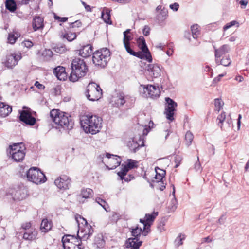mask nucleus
<instances>
[{"label":"nucleus","mask_w":249,"mask_h":249,"mask_svg":"<svg viewBox=\"0 0 249 249\" xmlns=\"http://www.w3.org/2000/svg\"><path fill=\"white\" fill-rule=\"evenodd\" d=\"M50 116L55 124L61 127L68 129L73 127V123L70 118V116L66 113L58 109H53L50 112Z\"/></svg>","instance_id":"obj_3"},{"label":"nucleus","mask_w":249,"mask_h":249,"mask_svg":"<svg viewBox=\"0 0 249 249\" xmlns=\"http://www.w3.org/2000/svg\"><path fill=\"white\" fill-rule=\"evenodd\" d=\"M21 58L22 55L19 52L8 54L6 55L3 63L7 68L12 69L18 64Z\"/></svg>","instance_id":"obj_15"},{"label":"nucleus","mask_w":249,"mask_h":249,"mask_svg":"<svg viewBox=\"0 0 249 249\" xmlns=\"http://www.w3.org/2000/svg\"><path fill=\"white\" fill-rule=\"evenodd\" d=\"M22 44L25 47L27 48H31L34 45L33 43L29 40H26L22 42Z\"/></svg>","instance_id":"obj_49"},{"label":"nucleus","mask_w":249,"mask_h":249,"mask_svg":"<svg viewBox=\"0 0 249 249\" xmlns=\"http://www.w3.org/2000/svg\"><path fill=\"white\" fill-rule=\"evenodd\" d=\"M237 1H239V3L241 5L242 8H245L248 4V1L246 0H237Z\"/></svg>","instance_id":"obj_60"},{"label":"nucleus","mask_w":249,"mask_h":249,"mask_svg":"<svg viewBox=\"0 0 249 249\" xmlns=\"http://www.w3.org/2000/svg\"><path fill=\"white\" fill-rule=\"evenodd\" d=\"M52 228V223L51 221H48L47 219H44L42 220L40 225V230L43 232H47Z\"/></svg>","instance_id":"obj_30"},{"label":"nucleus","mask_w":249,"mask_h":249,"mask_svg":"<svg viewBox=\"0 0 249 249\" xmlns=\"http://www.w3.org/2000/svg\"><path fill=\"white\" fill-rule=\"evenodd\" d=\"M231 123H232V120H231V118H228L226 121V123L227 125H226V126L224 125V127H223V129H225L226 128H230L231 127Z\"/></svg>","instance_id":"obj_59"},{"label":"nucleus","mask_w":249,"mask_h":249,"mask_svg":"<svg viewBox=\"0 0 249 249\" xmlns=\"http://www.w3.org/2000/svg\"><path fill=\"white\" fill-rule=\"evenodd\" d=\"M79 55L82 57H88L92 53L93 48L91 45L88 44L82 46L78 51Z\"/></svg>","instance_id":"obj_24"},{"label":"nucleus","mask_w":249,"mask_h":249,"mask_svg":"<svg viewBox=\"0 0 249 249\" xmlns=\"http://www.w3.org/2000/svg\"><path fill=\"white\" fill-rule=\"evenodd\" d=\"M71 72L69 77L71 81L74 82L84 77L88 71L86 64L83 59L75 58L71 64Z\"/></svg>","instance_id":"obj_2"},{"label":"nucleus","mask_w":249,"mask_h":249,"mask_svg":"<svg viewBox=\"0 0 249 249\" xmlns=\"http://www.w3.org/2000/svg\"><path fill=\"white\" fill-rule=\"evenodd\" d=\"M218 61H215V63L217 65H222L224 66H228L231 62V61L230 57L229 56H226V57H223L222 59H221V58H219L218 59Z\"/></svg>","instance_id":"obj_36"},{"label":"nucleus","mask_w":249,"mask_h":249,"mask_svg":"<svg viewBox=\"0 0 249 249\" xmlns=\"http://www.w3.org/2000/svg\"><path fill=\"white\" fill-rule=\"evenodd\" d=\"M42 58L43 60L48 61L53 56V53L50 49H44L41 53Z\"/></svg>","instance_id":"obj_32"},{"label":"nucleus","mask_w":249,"mask_h":249,"mask_svg":"<svg viewBox=\"0 0 249 249\" xmlns=\"http://www.w3.org/2000/svg\"><path fill=\"white\" fill-rule=\"evenodd\" d=\"M86 96L90 101H97L102 95V90L99 85L94 82H91L87 87Z\"/></svg>","instance_id":"obj_7"},{"label":"nucleus","mask_w":249,"mask_h":249,"mask_svg":"<svg viewBox=\"0 0 249 249\" xmlns=\"http://www.w3.org/2000/svg\"><path fill=\"white\" fill-rule=\"evenodd\" d=\"M137 43L139 47L142 50V52H137V53H141L140 57H137L140 59H145L149 62H151L152 61V57L149 52L144 37L142 36H140L137 39Z\"/></svg>","instance_id":"obj_10"},{"label":"nucleus","mask_w":249,"mask_h":249,"mask_svg":"<svg viewBox=\"0 0 249 249\" xmlns=\"http://www.w3.org/2000/svg\"><path fill=\"white\" fill-rule=\"evenodd\" d=\"M5 6L7 9L10 12H14L17 8L16 2L13 0H7L5 2Z\"/></svg>","instance_id":"obj_35"},{"label":"nucleus","mask_w":249,"mask_h":249,"mask_svg":"<svg viewBox=\"0 0 249 249\" xmlns=\"http://www.w3.org/2000/svg\"><path fill=\"white\" fill-rule=\"evenodd\" d=\"M159 171L161 172V173H159L155 175L154 179L153 180V182L154 183H162V180L165 175V171L163 170H161L158 168Z\"/></svg>","instance_id":"obj_34"},{"label":"nucleus","mask_w":249,"mask_h":249,"mask_svg":"<svg viewBox=\"0 0 249 249\" xmlns=\"http://www.w3.org/2000/svg\"><path fill=\"white\" fill-rule=\"evenodd\" d=\"M226 119V113L225 112H222L220 115L217 117V120L218 121L217 124L220 127L221 129H223L224 127V122Z\"/></svg>","instance_id":"obj_40"},{"label":"nucleus","mask_w":249,"mask_h":249,"mask_svg":"<svg viewBox=\"0 0 249 249\" xmlns=\"http://www.w3.org/2000/svg\"><path fill=\"white\" fill-rule=\"evenodd\" d=\"M179 5L178 3H174L169 5L170 9L174 11H177L179 8Z\"/></svg>","instance_id":"obj_54"},{"label":"nucleus","mask_w":249,"mask_h":249,"mask_svg":"<svg viewBox=\"0 0 249 249\" xmlns=\"http://www.w3.org/2000/svg\"><path fill=\"white\" fill-rule=\"evenodd\" d=\"M239 27V23L236 20L231 21L227 23L223 27V30L226 31L233 26Z\"/></svg>","instance_id":"obj_46"},{"label":"nucleus","mask_w":249,"mask_h":249,"mask_svg":"<svg viewBox=\"0 0 249 249\" xmlns=\"http://www.w3.org/2000/svg\"><path fill=\"white\" fill-rule=\"evenodd\" d=\"M165 47V45L161 43H159L156 46V48L159 49L161 50H163Z\"/></svg>","instance_id":"obj_63"},{"label":"nucleus","mask_w":249,"mask_h":249,"mask_svg":"<svg viewBox=\"0 0 249 249\" xmlns=\"http://www.w3.org/2000/svg\"><path fill=\"white\" fill-rule=\"evenodd\" d=\"M22 144V143H14L10 145L7 150L9 157L16 162L22 161L25 156V148L24 146H20Z\"/></svg>","instance_id":"obj_6"},{"label":"nucleus","mask_w":249,"mask_h":249,"mask_svg":"<svg viewBox=\"0 0 249 249\" xmlns=\"http://www.w3.org/2000/svg\"><path fill=\"white\" fill-rule=\"evenodd\" d=\"M127 145L130 150L136 152L140 147L144 146V142L140 137H135L128 142Z\"/></svg>","instance_id":"obj_21"},{"label":"nucleus","mask_w":249,"mask_h":249,"mask_svg":"<svg viewBox=\"0 0 249 249\" xmlns=\"http://www.w3.org/2000/svg\"><path fill=\"white\" fill-rule=\"evenodd\" d=\"M112 106L118 107L123 106L125 103V96L122 93L117 94L116 96H113L110 101Z\"/></svg>","instance_id":"obj_23"},{"label":"nucleus","mask_w":249,"mask_h":249,"mask_svg":"<svg viewBox=\"0 0 249 249\" xmlns=\"http://www.w3.org/2000/svg\"><path fill=\"white\" fill-rule=\"evenodd\" d=\"M12 107L7 104L0 102V116L5 117L12 111Z\"/></svg>","instance_id":"obj_27"},{"label":"nucleus","mask_w":249,"mask_h":249,"mask_svg":"<svg viewBox=\"0 0 249 249\" xmlns=\"http://www.w3.org/2000/svg\"><path fill=\"white\" fill-rule=\"evenodd\" d=\"M139 91L142 97L153 99L159 98L160 94L159 87L153 85H141L139 88Z\"/></svg>","instance_id":"obj_5"},{"label":"nucleus","mask_w":249,"mask_h":249,"mask_svg":"<svg viewBox=\"0 0 249 249\" xmlns=\"http://www.w3.org/2000/svg\"><path fill=\"white\" fill-rule=\"evenodd\" d=\"M224 105V102L221 99L216 98L214 100V110L217 112L222 108Z\"/></svg>","instance_id":"obj_41"},{"label":"nucleus","mask_w":249,"mask_h":249,"mask_svg":"<svg viewBox=\"0 0 249 249\" xmlns=\"http://www.w3.org/2000/svg\"><path fill=\"white\" fill-rule=\"evenodd\" d=\"M44 26L43 19L39 17L36 16L33 21V28L35 31L42 29Z\"/></svg>","instance_id":"obj_29"},{"label":"nucleus","mask_w":249,"mask_h":249,"mask_svg":"<svg viewBox=\"0 0 249 249\" xmlns=\"http://www.w3.org/2000/svg\"><path fill=\"white\" fill-rule=\"evenodd\" d=\"M84 246L80 240H77L76 246L72 249H83Z\"/></svg>","instance_id":"obj_57"},{"label":"nucleus","mask_w":249,"mask_h":249,"mask_svg":"<svg viewBox=\"0 0 249 249\" xmlns=\"http://www.w3.org/2000/svg\"><path fill=\"white\" fill-rule=\"evenodd\" d=\"M177 201L176 198H173L171 201V205L169 206V208H170L171 211L174 212L177 208Z\"/></svg>","instance_id":"obj_48"},{"label":"nucleus","mask_w":249,"mask_h":249,"mask_svg":"<svg viewBox=\"0 0 249 249\" xmlns=\"http://www.w3.org/2000/svg\"><path fill=\"white\" fill-rule=\"evenodd\" d=\"M66 51V48L64 46H58L55 48V51L58 53H62Z\"/></svg>","instance_id":"obj_51"},{"label":"nucleus","mask_w":249,"mask_h":249,"mask_svg":"<svg viewBox=\"0 0 249 249\" xmlns=\"http://www.w3.org/2000/svg\"><path fill=\"white\" fill-rule=\"evenodd\" d=\"M37 235V231L35 229L31 228L24 233L23 238L25 240L31 241L35 240L36 238Z\"/></svg>","instance_id":"obj_28"},{"label":"nucleus","mask_w":249,"mask_h":249,"mask_svg":"<svg viewBox=\"0 0 249 249\" xmlns=\"http://www.w3.org/2000/svg\"><path fill=\"white\" fill-rule=\"evenodd\" d=\"M130 29H127L126 31L124 32L123 35V44L124 48L127 52L130 55L135 56L136 57H140L141 53H136L132 49H131L130 46V41L132 40L133 37L130 35Z\"/></svg>","instance_id":"obj_14"},{"label":"nucleus","mask_w":249,"mask_h":249,"mask_svg":"<svg viewBox=\"0 0 249 249\" xmlns=\"http://www.w3.org/2000/svg\"><path fill=\"white\" fill-rule=\"evenodd\" d=\"M71 180L66 175H62L55 180V185L60 189H68L70 186Z\"/></svg>","instance_id":"obj_20"},{"label":"nucleus","mask_w":249,"mask_h":249,"mask_svg":"<svg viewBox=\"0 0 249 249\" xmlns=\"http://www.w3.org/2000/svg\"><path fill=\"white\" fill-rule=\"evenodd\" d=\"M93 232V229L91 226L88 224L83 227H80L78 229L77 236L81 241V240L86 241L92 234Z\"/></svg>","instance_id":"obj_17"},{"label":"nucleus","mask_w":249,"mask_h":249,"mask_svg":"<svg viewBox=\"0 0 249 249\" xmlns=\"http://www.w3.org/2000/svg\"><path fill=\"white\" fill-rule=\"evenodd\" d=\"M32 225L31 222H28L24 223L22 224L21 227L23 229L25 230H30L31 228H33L31 227Z\"/></svg>","instance_id":"obj_50"},{"label":"nucleus","mask_w":249,"mask_h":249,"mask_svg":"<svg viewBox=\"0 0 249 249\" xmlns=\"http://www.w3.org/2000/svg\"><path fill=\"white\" fill-rule=\"evenodd\" d=\"M226 73L220 74L218 75V76L215 77L213 80V82L214 83H217L219 82L221 80V78L224 77L226 75Z\"/></svg>","instance_id":"obj_56"},{"label":"nucleus","mask_w":249,"mask_h":249,"mask_svg":"<svg viewBox=\"0 0 249 249\" xmlns=\"http://www.w3.org/2000/svg\"><path fill=\"white\" fill-rule=\"evenodd\" d=\"M166 104L165 106L164 114L166 118L172 122L174 120V111L177 107V104L172 99L166 97L165 98Z\"/></svg>","instance_id":"obj_12"},{"label":"nucleus","mask_w":249,"mask_h":249,"mask_svg":"<svg viewBox=\"0 0 249 249\" xmlns=\"http://www.w3.org/2000/svg\"><path fill=\"white\" fill-rule=\"evenodd\" d=\"M193 138L194 136L191 132H190V131H188L186 132L185 139L186 144L187 146H189L191 144L193 140Z\"/></svg>","instance_id":"obj_43"},{"label":"nucleus","mask_w":249,"mask_h":249,"mask_svg":"<svg viewBox=\"0 0 249 249\" xmlns=\"http://www.w3.org/2000/svg\"><path fill=\"white\" fill-rule=\"evenodd\" d=\"M34 85L40 90H42L45 88V86L39 83L38 81H36Z\"/></svg>","instance_id":"obj_61"},{"label":"nucleus","mask_w":249,"mask_h":249,"mask_svg":"<svg viewBox=\"0 0 249 249\" xmlns=\"http://www.w3.org/2000/svg\"><path fill=\"white\" fill-rule=\"evenodd\" d=\"M55 19L58 20L59 22H64L68 20V18L66 17H60L58 16L54 15V17Z\"/></svg>","instance_id":"obj_58"},{"label":"nucleus","mask_w":249,"mask_h":249,"mask_svg":"<svg viewBox=\"0 0 249 249\" xmlns=\"http://www.w3.org/2000/svg\"><path fill=\"white\" fill-rule=\"evenodd\" d=\"M96 202L100 205L107 212L108 211L109 207L104 199L98 197L96 199Z\"/></svg>","instance_id":"obj_44"},{"label":"nucleus","mask_w":249,"mask_h":249,"mask_svg":"<svg viewBox=\"0 0 249 249\" xmlns=\"http://www.w3.org/2000/svg\"><path fill=\"white\" fill-rule=\"evenodd\" d=\"M150 28L148 26L145 25L144 26L142 29V33L145 36H148L150 34Z\"/></svg>","instance_id":"obj_52"},{"label":"nucleus","mask_w":249,"mask_h":249,"mask_svg":"<svg viewBox=\"0 0 249 249\" xmlns=\"http://www.w3.org/2000/svg\"><path fill=\"white\" fill-rule=\"evenodd\" d=\"M160 14L162 16L163 19H165L168 15L167 9L165 8H163L162 9H161Z\"/></svg>","instance_id":"obj_55"},{"label":"nucleus","mask_w":249,"mask_h":249,"mask_svg":"<svg viewBox=\"0 0 249 249\" xmlns=\"http://www.w3.org/2000/svg\"><path fill=\"white\" fill-rule=\"evenodd\" d=\"M182 160V158L179 156H176L175 157V162L176 163L175 168H177L180 164Z\"/></svg>","instance_id":"obj_53"},{"label":"nucleus","mask_w":249,"mask_h":249,"mask_svg":"<svg viewBox=\"0 0 249 249\" xmlns=\"http://www.w3.org/2000/svg\"><path fill=\"white\" fill-rule=\"evenodd\" d=\"M26 192L24 189H19L17 190L10 189L6 193L8 199H12L14 201H20L26 196Z\"/></svg>","instance_id":"obj_16"},{"label":"nucleus","mask_w":249,"mask_h":249,"mask_svg":"<svg viewBox=\"0 0 249 249\" xmlns=\"http://www.w3.org/2000/svg\"><path fill=\"white\" fill-rule=\"evenodd\" d=\"M53 73L60 80L64 81L67 79V74L65 71V68L62 66H58L53 70Z\"/></svg>","instance_id":"obj_25"},{"label":"nucleus","mask_w":249,"mask_h":249,"mask_svg":"<svg viewBox=\"0 0 249 249\" xmlns=\"http://www.w3.org/2000/svg\"><path fill=\"white\" fill-rule=\"evenodd\" d=\"M146 69L149 72V75L152 77L157 78L161 74V66L157 64H148Z\"/></svg>","instance_id":"obj_22"},{"label":"nucleus","mask_w":249,"mask_h":249,"mask_svg":"<svg viewBox=\"0 0 249 249\" xmlns=\"http://www.w3.org/2000/svg\"><path fill=\"white\" fill-rule=\"evenodd\" d=\"M230 50L229 46L227 45H223L218 49H215V61H218V58L228 53Z\"/></svg>","instance_id":"obj_26"},{"label":"nucleus","mask_w":249,"mask_h":249,"mask_svg":"<svg viewBox=\"0 0 249 249\" xmlns=\"http://www.w3.org/2000/svg\"><path fill=\"white\" fill-rule=\"evenodd\" d=\"M95 244L98 248H102L104 246V241L101 236H99L95 238Z\"/></svg>","instance_id":"obj_45"},{"label":"nucleus","mask_w":249,"mask_h":249,"mask_svg":"<svg viewBox=\"0 0 249 249\" xmlns=\"http://www.w3.org/2000/svg\"><path fill=\"white\" fill-rule=\"evenodd\" d=\"M158 214L157 212H154L151 214H146L144 219H140V222L143 224V235L146 236L149 232L150 226Z\"/></svg>","instance_id":"obj_11"},{"label":"nucleus","mask_w":249,"mask_h":249,"mask_svg":"<svg viewBox=\"0 0 249 249\" xmlns=\"http://www.w3.org/2000/svg\"><path fill=\"white\" fill-rule=\"evenodd\" d=\"M93 191L89 188L83 189L81 190L80 196L82 198H88L92 196Z\"/></svg>","instance_id":"obj_39"},{"label":"nucleus","mask_w":249,"mask_h":249,"mask_svg":"<svg viewBox=\"0 0 249 249\" xmlns=\"http://www.w3.org/2000/svg\"><path fill=\"white\" fill-rule=\"evenodd\" d=\"M98 158L99 160H102V162L105 164L108 169L116 168L120 164L121 162L120 157L116 155H110L108 153H107L105 157L100 155Z\"/></svg>","instance_id":"obj_9"},{"label":"nucleus","mask_w":249,"mask_h":249,"mask_svg":"<svg viewBox=\"0 0 249 249\" xmlns=\"http://www.w3.org/2000/svg\"><path fill=\"white\" fill-rule=\"evenodd\" d=\"M19 118L22 122L29 125H33L36 121L35 118L33 116L31 109L25 106L20 113Z\"/></svg>","instance_id":"obj_13"},{"label":"nucleus","mask_w":249,"mask_h":249,"mask_svg":"<svg viewBox=\"0 0 249 249\" xmlns=\"http://www.w3.org/2000/svg\"><path fill=\"white\" fill-rule=\"evenodd\" d=\"M62 37L63 38L66 39L68 41H72L77 37V35L74 32H69L62 35Z\"/></svg>","instance_id":"obj_37"},{"label":"nucleus","mask_w":249,"mask_h":249,"mask_svg":"<svg viewBox=\"0 0 249 249\" xmlns=\"http://www.w3.org/2000/svg\"><path fill=\"white\" fill-rule=\"evenodd\" d=\"M77 240L74 236L67 235L62 238V242L64 249H72L76 246Z\"/></svg>","instance_id":"obj_19"},{"label":"nucleus","mask_w":249,"mask_h":249,"mask_svg":"<svg viewBox=\"0 0 249 249\" xmlns=\"http://www.w3.org/2000/svg\"><path fill=\"white\" fill-rule=\"evenodd\" d=\"M102 119L96 115L88 114L80 119L81 126L86 133L95 134L102 127Z\"/></svg>","instance_id":"obj_1"},{"label":"nucleus","mask_w":249,"mask_h":249,"mask_svg":"<svg viewBox=\"0 0 249 249\" xmlns=\"http://www.w3.org/2000/svg\"><path fill=\"white\" fill-rule=\"evenodd\" d=\"M110 10L107 8H104L102 11V18L104 21L108 24H111L110 20Z\"/></svg>","instance_id":"obj_31"},{"label":"nucleus","mask_w":249,"mask_h":249,"mask_svg":"<svg viewBox=\"0 0 249 249\" xmlns=\"http://www.w3.org/2000/svg\"><path fill=\"white\" fill-rule=\"evenodd\" d=\"M191 31L192 36L194 38L196 39L198 35L199 34L198 26L197 24L193 25L191 26Z\"/></svg>","instance_id":"obj_42"},{"label":"nucleus","mask_w":249,"mask_h":249,"mask_svg":"<svg viewBox=\"0 0 249 249\" xmlns=\"http://www.w3.org/2000/svg\"><path fill=\"white\" fill-rule=\"evenodd\" d=\"M185 238V235L180 234L179 235H178L177 238H176L175 240V243L178 246H179L180 245H181L182 243V240H184Z\"/></svg>","instance_id":"obj_47"},{"label":"nucleus","mask_w":249,"mask_h":249,"mask_svg":"<svg viewBox=\"0 0 249 249\" xmlns=\"http://www.w3.org/2000/svg\"><path fill=\"white\" fill-rule=\"evenodd\" d=\"M81 3L82 5L84 6L85 10L88 12H91V8L90 6L89 5H87L84 1H81Z\"/></svg>","instance_id":"obj_62"},{"label":"nucleus","mask_w":249,"mask_h":249,"mask_svg":"<svg viewBox=\"0 0 249 249\" xmlns=\"http://www.w3.org/2000/svg\"><path fill=\"white\" fill-rule=\"evenodd\" d=\"M81 22L77 20V21H75L74 22L71 23V26L72 28H74L76 26L79 27L81 25Z\"/></svg>","instance_id":"obj_64"},{"label":"nucleus","mask_w":249,"mask_h":249,"mask_svg":"<svg viewBox=\"0 0 249 249\" xmlns=\"http://www.w3.org/2000/svg\"><path fill=\"white\" fill-rule=\"evenodd\" d=\"M138 162L132 159L127 160V164L124 165L121 170L118 172L117 174L120 178L121 180L124 179L126 181H128L127 179L124 178L129 169L136 167L138 166Z\"/></svg>","instance_id":"obj_18"},{"label":"nucleus","mask_w":249,"mask_h":249,"mask_svg":"<svg viewBox=\"0 0 249 249\" xmlns=\"http://www.w3.org/2000/svg\"><path fill=\"white\" fill-rule=\"evenodd\" d=\"M20 36V35L18 32H12L8 34L7 40L10 44H13L17 41V39Z\"/></svg>","instance_id":"obj_33"},{"label":"nucleus","mask_w":249,"mask_h":249,"mask_svg":"<svg viewBox=\"0 0 249 249\" xmlns=\"http://www.w3.org/2000/svg\"><path fill=\"white\" fill-rule=\"evenodd\" d=\"M75 218L78 224V229L80 227H83L89 224L87 220L80 215H76Z\"/></svg>","instance_id":"obj_38"},{"label":"nucleus","mask_w":249,"mask_h":249,"mask_svg":"<svg viewBox=\"0 0 249 249\" xmlns=\"http://www.w3.org/2000/svg\"><path fill=\"white\" fill-rule=\"evenodd\" d=\"M28 180L35 184L44 183L46 180L45 175L37 168L32 167L26 173Z\"/></svg>","instance_id":"obj_8"},{"label":"nucleus","mask_w":249,"mask_h":249,"mask_svg":"<svg viewBox=\"0 0 249 249\" xmlns=\"http://www.w3.org/2000/svg\"><path fill=\"white\" fill-rule=\"evenodd\" d=\"M110 52L109 49L102 48L93 53L92 61L93 63L101 67H105L110 59Z\"/></svg>","instance_id":"obj_4"}]
</instances>
